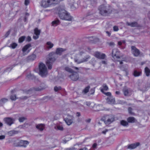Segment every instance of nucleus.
<instances>
[{"mask_svg": "<svg viewBox=\"0 0 150 150\" xmlns=\"http://www.w3.org/2000/svg\"><path fill=\"white\" fill-rule=\"evenodd\" d=\"M57 10L58 11V13L60 19L67 21L72 20V17L65 10L64 6H59L57 8Z\"/></svg>", "mask_w": 150, "mask_h": 150, "instance_id": "1", "label": "nucleus"}, {"mask_svg": "<svg viewBox=\"0 0 150 150\" xmlns=\"http://www.w3.org/2000/svg\"><path fill=\"white\" fill-rule=\"evenodd\" d=\"M63 0H42L40 4L41 6L46 8L50 7L53 4H58L60 1Z\"/></svg>", "mask_w": 150, "mask_h": 150, "instance_id": "2", "label": "nucleus"}, {"mask_svg": "<svg viewBox=\"0 0 150 150\" xmlns=\"http://www.w3.org/2000/svg\"><path fill=\"white\" fill-rule=\"evenodd\" d=\"M100 14L102 16H107L112 11L105 5H101L99 8Z\"/></svg>", "mask_w": 150, "mask_h": 150, "instance_id": "3", "label": "nucleus"}, {"mask_svg": "<svg viewBox=\"0 0 150 150\" xmlns=\"http://www.w3.org/2000/svg\"><path fill=\"white\" fill-rule=\"evenodd\" d=\"M39 74L42 77H45L48 74L47 68L45 65L42 63L39 65Z\"/></svg>", "mask_w": 150, "mask_h": 150, "instance_id": "4", "label": "nucleus"}, {"mask_svg": "<svg viewBox=\"0 0 150 150\" xmlns=\"http://www.w3.org/2000/svg\"><path fill=\"white\" fill-rule=\"evenodd\" d=\"M104 123L106 125H109L115 121L114 116L112 115H105L102 118Z\"/></svg>", "mask_w": 150, "mask_h": 150, "instance_id": "5", "label": "nucleus"}, {"mask_svg": "<svg viewBox=\"0 0 150 150\" xmlns=\"http://www.w3.org/2000/svg\"><path fill=\"white\" fill-rule=\"evenodd\" d=\"M56 58L57 57L54 55H53L47 60L46 64L49 69H52V64L56 60Z\"/></svg>", "mask_w": 150, "mask_h": 150, "instance_id": "6", "label": "nucleus"}, {"mask_svg": "<svg viewBox=\"0 0 150 150\" xmlns=\"http://www.w3.org/2000/svg\"><path fill=\"white\" fill-rule=\"evenodd\" d=\"M112 56L115 61H118L117 59L120 58V51L117 49H114L112 52Z\"/></svg>", "mask_w": 150, "mask_h": 150, "instance_id": "7", "label": "nucleus"}, {"mask_svg": "<svg viewBox=\"0 0 150 150\" xmlns=\"http://www.w3.org/2000/svg\"><path fill=\"white\" fill-rule=\"evenodd\" d=\"M68 76L72 81H76L79 78V76L77 72L74 71L71 74H69Z\"/></svg>", "mask_w": 150, "mask_h": 150, "instance_id": "8", "label": "nucleus"}, {"mask_svg": "<svg viewBox=\"0 0 150 150\" xmlns=\"http://www.w3.org/2000/svg\"><path fill=\"white\" fill-rule=\"evenodd\" d=\"M32 46L30 44H27L25 45L22 49L23 55L25 56L30 51L31 49H29Z\"/></svg>", "mask_w": 150, "mask_h": 150, "instance_id": "9", "label": "nucleus"}, {"mask_svg": "<svg viewBox=\"0 0 150 150\" xmlns=\"http://www.w3.org/2000/svg\"><path fill=\"white\" fill-rule=\"evenodd\" d=\"M131 52L135 57H137L140 53L139 50L134 46L131 47Z\"/></svg>", "mask_w": 150, "mask_h": 150, "instance_id": "10", "label": "nucleus"}, {"mask_svg": "<svg viewBox=\"0 0 150 150\" xmlns=\"http://www.w3.org/2000/svg\"><path fill=\"white\" fill-rule=\"evenodd\" d=\"M4 120L6 123L8 125L10 126L13 124L15 121V119L11 117H6L4 119Z\"/></svg>", "mask_w": 150, "mask_h": 150, "instance_id": "11", "label": "nucleus"}, {"mask_svg": "<svg viewBox=\"0 0 150 150\" xmlns=\"http://www.w3.org/2000/svg\"><path fill=\"white\" fill-rule=\"evenodd\" d=\"M94 54L96 57L100 59H104L106 57L105 54L101 53L98 52H95Z\"/></svg>", "mask_w": 150, "mask_h": 150, "instance_id": "12", "label": "nucleus"}, {"mask_svg": "<svg viewBox=\"0 0 150 150\" xmlns=\"http://www.w3.org/2000/svg\"><path fill=\"white\" fill-rule=\"evenodd\" d=\"M123 91L125 96H129L132 94V91L130 88H125L123 89Z\"/></svg>", "mask_w": 150, "mask_h": 150, "instance_id": "13", "label": "nucleus"}, {"mask_svg": "<svg viewBox=\"0 0 150 150\" xmlns=\"http://www.w3.org/2000/svg\"><path fill=\"white\" fill-rule=\"evenodd\" d=\"M29 144V142L27 141L21 140L18 143V146L25 147Z\"/></svg>", "mask_w": 150, "mask_h": 150, "instance_id": "14", "label": "nucleus"}, {"mask_svg": "<svg viewBox=\"0 0 150 150\" xmlns=\"http://www.w3.org/2000/svg\"><path fill=\"white\" fill-rule=\"evenodd\" d=\"M90 57L89 55H87L84 57L82 59H81V60L79 61L78 59H75V61L77 64H80L81 63L87 61L88 60L90 59Z\"/></svg>", "mask_w": 150, "mask_h": 150, "instance_id": "15", "label": "nucleus"}, {"mask_svg": "<svg viewBox=\"0 0 150 150\" xmlns=\"http://www.w3.org/2000/svg\"><path fill=\"white\" fill-rule=\"evenodd\" d=\"M139 145L140 143L139 142L132 144L128 145L127 148L130 149H133L136 148L137 147L139 146Z\"/></svg>", "mask_w": 150, "mask_h": 150, "instance_id": "16", "label": "nucleus"}, {"mask_svg": "<svg viewBox=\"0 0 150 150\" xmlns=\"http://www.w3.org/2000/svg\"><path fill=\"white\" fill-rule=\"evenodd\" d=\"M40 30H38L37 28H35L34 30V34L35 36H33V38L35 40L38 39L39 38V35L40 34Z\"/></svg>", "mask_w": 150, "mask_h": 150, "instance_id": "17", "label": "nucleus"}, {"mask_svg": "<svg viewBox=\"0 0 150 150\" xmlns=\"http://www.w3.org/2000/svg\"><path fill=\"white\" fill-rule=\"evenodd\" d=\"M66 50L65 49H64L61 48H59L56 49V53L59 55H61L62 52Z\"/></svg>", "mask_w": 150, "mask_h": 150, "instance_id": "18", "label": "nucleus"}, {"mask_svg": "<svg viewBox=\"0 0 150 150\" xmlns=\"http://www.w3.org/2000/svg\"><path fill=\"white\" fill-rule=\"evenodd\" d=\"M127 24L128 25L131 27H139V25L137 22H133L132 23L127 22Z\"/></svg>", "mask_w": 150, "mask_h": 150, "instance_id": "19", "label": "nucleus"}, {"mask_svg": "<svg viewBox=\"0 0 150 150\" xmlns=\"http://www.w3.org/2000/svg\"><path fill=\"white\" fill-rule=\"evenodd\" d=\"M36 55L35 54H32L28 57L26 58L27 61H33L35 59Z\"/></svg>", "mask_w": 150, "mask_h": 150, "instance_id": "20", "label": "nucleus"}, {"mask_svg": "<svg viewBox=\"0 0 150 150\" xmlns=\"http://www.w3.org/2000/svg\"><path fill=\"white\" fill-rule=\"evenodd\" d=\"M127 122L129 123H133L137 121L134 117H130L127 118Z\"/></svg>", "mask_w": 150, "mask_h": 150, "instance_id": "21", "label": "nucleus"}, {"mask_svg": "<svg viewBox=\"0 0 150 150\" xmlns=\"http://www.w3.org/2000/svg\"><path fill=\"white\" fill-rule=\"evenodd\" d=\"M60 23L59 20L58 19L53 21L52 22V25L54 26H56L59 25Z\"/></svg>", "mask_w": 150, "mask_h": 150, "instance_id": "22", "label": "nucleus"}, {"mask_svg": "<svg viewBox=\"0 0 150 150\" xmlns=\"http://www.w3.org/2000/svg\"><path fill=\"white\" fill-rule=\"evenodd\" d=\"M18 131L15 130H12L8 132L7 134L9 136H11L14 135L15 134H18Z\"/></svg>", "mask_w": 150, "mask_h": 150, "instance_id": "23", "label": "nucleus"}, {"mask_svg": "<svg viewBox=\"0 0 150 150\" xmlns=\"http://www.w3.org/2000/svg\"><path fill=\"white\" fill-rule=\"evenodd\" d=\"M108 102L110 104H114L115 102V98L111 97L108 98Z\"/></svg>", "mask_w": 150, "mask_h": 150, "instance_id": "24", "label": "nucleus"}, {"mask_svg": "<svg viewBox=\"0 0 150 150\" xmlns=\"http://www.w3.org/2000/svg\"><path fill=\"white\" fill-rule=\"evenodd\" d=\"M36 127L40 131H42L45 128V125L42 124H38L36 125Z\"/></svg>", "mask_w": 150, "mask_h": 150, "instance_id": "25", "label": "nucleus"}, {"mask_svg": "<svg viewBox=\"0 0 150 150\" xmlns=\"http://www.w3.org/2000/svg\"><path fill=\"white\" fill-rule=\"evenodd\" d=\"M8 101L6 98H3L0 100V106H2L4 104Z\"/></svg>", "mask_w": 150, "mask_h": 150, "instance_id": "26", "label": "nucleus"}, {"mask_svg": "<svg viewBox=\"0 0 150 150\" xmlns=\"http://www.w3.org/2000/svg\"><path fill=\"white\" fill-rule=\"evenodd\" d=\"M64 70L69 72V74H71L74 71L71 68L68 67H66L64 68Z\"/></svg>", "mask_w": 150, "mask_h": 150, "instance_id": "27", "label": "nucleus"}, {"mask_svg": "<svg viewBox=\"0 0 150 150\" xmlns=\"http://www.w3.org/2000/svg\"><path fill=\"white\" fill-rule=\"evenodd\" d=\"M144 72L147 76H149L150 75V69L148 67H146L145 68Z\"/></svg>", "mask_w": 150, "mask_h": 150, "instance_id": "28", "label": "nucleus"}, {"mask_svg": "<svg viewBox=\"0 0 150 150\" xmlns=\"http://www.w3.org/2000/svg\"><path fill=\"white\" fill-rule=\"evenodd\" d=\"M141 72L138 71L137 70H135L134 71L133 74L134 76L137 77L141 75Z\"/></svg>", "mask_w": 150, "mask_h": 150, "instance_id": "29", "label": "nucleus"}, {"mask_svg": "<svg viewBox=\"0 0 150 150\" xmlns=\"http://www.w3.org/2000/svg\"><path fill=\"white\" fill-rule=\"evenodd\" d=\"M46 45H47V47L48 49H51L54 46V44L50 41L47 42Z\"/></svg>", "mask_w": 150, "mask_h": 150, "instance_id": "30", "label": "nucleus"}, {"mask_svg": "<svg viewBox=\"0 0 150 150\" xmlns=\"http://www.w3.org/2000/svg\"><path fill=\"white\" fill-rule=\"evenodd\" d=\"M90 40L92 41L93 42H98L99 40L97 38L94 37H92L90 38Z\"/></svg>", "mask_w": 150, "mask_h": 150, "instance_id": "31", "label": "nucleus"}, {"mask_svg": "<svg viewBox=\"0 0 150 150\" xmlns=\"http://www.w3.org/2000/svg\"><path fill=\"white\" fill-rule=\"evenodd\" d=\"M65 121L68 125H70L73 122L72 120L68 118H66Z\"/></svg>", "mask_w": 150, "mask_h": 150, "instance_id": "32", "label": "nucleus"}, {"mask_svg": "<svg viewBox=\"0 0 150 150\" xmlns=\"http://www.w3.org/2000/svg\"><path fill=\"white\" fill-rule=\"evenodd\" d=\"M17 45H18L17 43L15 42H13L11 44L9 47L11 48L14 49L17 46Z\"/></svg>", "mask_w": 150, "mask_h": 150, "instance_id": "33", "label": "nucleus"}, {"mask_svg": "<svg viewBox=\"0 0 150 150\" xmlns=\"http://www.w3.org/2000/svg\"><path fill=\"white\" fill-rule=\"evenodd\" d=\"M121 124L123 126H127L128 125V123L127 122L124 120H122L120 122Z\"/></svg>", "mask_w": 150, "mask_h": 150, "instance_id": "34", "label": "nucleus"}, {"mask_svg": "<svg viewBox=\"0 0 150 150\" xmlns=\"http://www.w3.org/2000/svg\"><path fill=\"white\" fill-rule=\"evenodd\" d=\"M95 13V11L93 10H91V11H89L86 14V16L88 17L92 15H93L94 13Z\"/></svg>", "mask_w": 150, "mask_h": 150, "instance_id": "35", "label": "nucleus"}, {"mask_svg": "<svg viewBox=\"0 0 150 150\" xmlns=\"http://www.w3.org/2000/svg\"><path fill=\"white\" fill-rule=\"evenodd\" d=\"M25 38V37L23 36L20 37L18 40V42L19 43L22 42Z\"/></svg>", "mask_w": 150, "mask_h": 150, "instance_id": "36", "label": "nucleus"}, {"mask_svg": "<svg viewBox=\"0 0 150 150\" xmlns=\"http://www.w3.org/2000/svg\"><path fill=\"white\" fill-rule=\"evenodd\" d=\"M90 87L89 86H88L87 87H86L83 90V92L84 93L86 94L88 93L89 91V89Z\"/></svg>", "mask_w": 150, "mask_h": 150, "instance_id": "37", "label": "nucleus"}, {"mask_svg": "<svg viewBox=\"0 0 150 150\" xmlns=\"http://www.w3.org/2000/svg\"><path fill=\"white\" fill-rule=\"evenodd\" d=\"M16 65L14 64L12 65L11 67H9L7 68L6 69L5 71L6 72H9L12 69V68L15 66Z\"/></svg>", "mask_w": 150, "mask_h": 150, "instance_id": "38", "label": "nucleus"}, {"mask_svg": "<svg viewBox=\"0 0 150 150\" xmlns=\"http://www.w3.org/2000/svg\"><path fill=\"white\" fill-rule=\"evenodd\" d=\"M27 77L28 79H33L35 78V76L33 74H31L28 75Z\"/></svg>", "mask_w": 150, "mask_h": 150, "instance_id": "39", "label": "nucleus"}, {"mask_svg": "<svg viewBox=\"0 0 150 150\" xmlns=\"http://www.w3.org/2000/svg\"><path fill=\"white\" fill-rule=\"evenodd\" d=\"M97 145L98 144L97 143H94L92 145V147L91 148V150H92V149L95 150V149H97Z\"/></svg>", "mask_w": 150, "mask_h": 150, "instance_id": "40", "label": "nucleus"}, {"mask_svg": "<svg viewBox=\"0 0 150 150\" xmlns=\"http://www.w3.org/2000/svg\"><path fill=\"white\" fill-rule=\"evenodd\" d=\"M132 108L131 107H129L128 108V111L129 113L131 115H134V113L132 112Z\"/></svg>", "mask_w": 150, "mask_h": 150, "instance_id": "41", "label": "nucleus"}, {"mask_svg": "<svg viewBox=\"0 0 150 150\" xmlns=\"http://www.w3.org/2000/svg\"><path fill=\"white\" fill-rule=\"evenodd\" d=\"M90 2L91 5L93 6H95L97 3L96 0H91Z\"/></svg>", "mask_w": 150, "mask_h": 150, "instance_id": "42", "label": "nucleus"}, {"mask_svg": "<svg viewBox=\"0 0 150 150\" xmlns=\"http://www.w3.org/2000/svg\"><path fill=\"white\" fill-rule=\"evenodd\" d=\"M16 98L15 95H12L10 96V99L12 100H16Z\"/></svg>", "mask_w": 150, "mask_h": 150, "instance_id": "43", "label": "nucleus"}, {"mask_svg": "<svg viewBox=\"0 0 150 150\" xmlns=\"http://www.w3.org/2000/svg\"><path fill=\"white\" fill-rule=\"evenodd\" d=\"M44 89H45V88H44L43 87H42L41 86L35 88V90L36 91H41V90H43Z\"/></svg>", "mask_w": 150, "mask_h": 150, "instance_id": "44", "label": "nucleus"}, {"mask_svg": "<svg viewBox=\"0 0 150 150\" xmlns=\"http://www.w3.org/2000/svg\"><path fill=\"white\" fill-rule=\"evenodd\" d=\"M68 1L69 4L71 6L73 5L75 2L74 0H68Z\"/></svg>", "mask_w": 150, "mask_h": 150, "instance_id": "45", "label": "nucleus"}, {"mask_svg": "<svg viewBox=\"0 0 150 150\" xmlns=\"http://www.w3.org/2000/svg\"><path fill=\"white\" fill-rule=\"evenodd\" d=\"M26 119V118L24 117H22L19 119V121L20 122H23Z\"/></svg>", "mask_w": 150, "mask_h": 150, "instance_id": "46", "label": "nucleus"}, {"mask_svg": "<svg viewBox=\"0 0 150 150\" xmlns=\"http://www.w3.org/2000/svg\"><path fill=\"white\" fill-rule=\"evenodd\" d=\"M61 88L60 86L58 87H57V86H55L54 87V90L55 91H57L59 90H61Z\"/></svg>", "mask_w": 150, "mask_h": 150, "instance_id": "47", "label": "nucleus"}, {"mask_svg": "<svg viewBox=\"0 0 150 150\" xmlns=\"http://www.w3.org/2000/svg\"><path fill=\"white\" fill-rule=\"evenodd\" d=\"M29 14L28 13H25V16L24 17V21H26L27 19L28 16H29Z\"/></svg>", "mask_w": 150, "mask_h": 150, "instance_id": "48", "label": "nucleus"}, {"mask_svg": "<svg viewBox=\"0 0 150 150\" xmlns=\"http://www.w3.org/2000/svg\"><path fill=\"white\" fill-rule=\"evenodd\" d=\"M30 3L29 0H25L24 4L26 6H27Z\"/></svg>", "mask_w": 150, "mask_h": 150, "instance_id": "49", "label": "nucleus"}, {"mask_svg": "<svg viewBox=\"0 0 150 150\" xmlns=\"http://www.w3.org/2000/svg\"><path fill=\"white\" fill-rule=\"evenodd\" d=\"M126 57L124 58L123 59L122 61H119L118 60V61L120 62V64H122L123 63L122 61H125L126 62L127 61V60H126Z\"/></svg>", "mask_w": 150, "mask_h": 150, "instance_id": "50", "label": "nucleus"}, {"mask_svg": "<svg viewBox=\"0 0 150 150\" xmlns=\"http://www.w3.org/2000/svg\"><path fill=\"white\" fill-rule=\"evenodd\" d=\"M119 30L118 27L117 26H114L113 27V30L115 31H117Z\"/></svg>", "mask_w": 150, "mask_h": 150, "instance_id": "51", "label": "nucleus"}, {"mask_svg": "<svg viewBox=\"0 0 150 150\" xmlns=\"http://www.w3.org/2000/svg\"><path fill=\"white\" fill-rule=\"evenodd\" d=\"M57 129L59 130H63V128L62 127L58 125L57 126Z\"/></svg>", "mask_w": 150, "mask_h": 150, "instance_id": "52", "label": "nucleus"}, {"mask_svg": "<svg viewBox=\"0 0 150 150\" xmlns=\"http://www.w3.org/2000/svg\"><path fill=\"white\" fill-rule=\"evenodd\" d=\"M31 40V38L29 36H28L26 38V41H28V42H30V41Z\"/></svg>", "mask_w": 150, "mask_h": 150, "instance_id": "53", "label": "nucleus"}, {"mask_svg": "<svg viewBox=\"0 0 150 150\" xmlns=\"http://www.w3.org/2000/svg\"><path fill=\"white\" fill-rule=\"evenodd\" d=\"M108 87L106 85H103V89L105 90H107L108 89Z\"/></svg>", "mask_w": 150, "mask_h": 150, "instance_id": "54", "label": "nucleus"}, {"mask_svg": "<svg viewBox=\"0 0 150 150\" xmlns=\"http://www.w3.org/2000/svg\"><path fill=\"white\" fill-rule=\"evenodd\" d=\"M10 33V30H8V31L6 33V34L5 35V37H7L8 36V35H9Z\"/></svg>", "mask_w": 150, "mask_h": 150, "instance_id": "55", "label": "nucleus"}, {"mask_svg": "<svg viewBox=\"0 0 150 150\" xmlns=\"http://www.w3.org/2000/svg\"><path fill=\"white\" fill-rule=\"evenodd\" d=\"M75 149V148L74 147L69 148H67L65 150H74Z\"/></svg>", "mask_w": 150, "mask_h": 150, "instance_id": "56", "label": "nucleus"}, {"mask_svg": "<svg viewBox=\"0 0 150 150\" xmlns=\"http://www.w3.org/2000/svg\"><path fill=\"white\" fill-rule=\"evenodd\" d=\"M5 136L4 135L0 136V140L4 139L5 138Z\"/></svg>", "mask_w": 150, "mask_h": 150, "instance_id": "57", "label": "nucleus"}, {"mask_svg": "<svg viewBox=\"0 0 150 150\" xmlns=\"http://www.w3.org/2000/svg\"><path fill=\"white\" fill-rule=\"evenodd\" d=\"M109 45L111 46H113L115 45L114 43L113 42H111L109 43Z\"/></svg>", "mask_w": 150, "mask_h": 150, "instance_id": "58", "label": "nucleus"}, {"mask_svg": "<svg viewBox=\"0 0 150 150\" xmlns=\"http://www.w3.org/2000/svg\"><path fill=\"white\" fill-rule=\"evenodd\" d=\"M105 94L108 96H110L111 95V93L110 92H108L105 93Z\"/></svg>", "mask_w": 150, "mask_h": 150, "instance_id": "59", "label": "nucleus"}, {"mask_svg": "<svg viewBox=\"0 0 150 150\" xmlns=\"http://www.w3.org/2000/svg\"><path fill=\"white\" fill-rule=\"evenodd\" d=\"M108 130L107 129H105V130L103 131L102 132V133L103 134H105L106 132H108Z\"/></svg>", "mask_w": 150, "mask_h": 150, "instance_id": "60", "label": "nucleus"}, {"mask_svg": "<svg viewBox=\"0 0 150 150\" xmlns=\"http://www.w3.org/2000/svg\"><path fill=\"white\" fill-rule=\"evenodd\" d=\"M76 115L77 117H79L80 115V113L79 112H77L76 114Z\"/></svg>", "mask_w": 150, "mask_h": 150, "instance_id": "61", "label": "nucleus"}, {"mask_svg": "<svg viewBox=\"0 0 150 150\" xmlns=\"http://www.w3.org/2000/svg\"><path fill=\"white\" fill-rule=\"evenodd\" d=\"M101 63L103 64H106V61H102L101 62Z\"/></svg>", "mask_w": 150, "mask_h": 150, "instance_id": "62", "label": "nucleus"}, {"mask_svg": "<svg viewBox=\"0 0 150 150\" xmlns=\"http://www.w3.org/2000/svg\"><path fill=\"white\" fill-rule=\"evenodd\" d=\"M120 93V91H116L115 92V94L117 95H119Z\"/></svg>", "mask_w": 150, "mask_h": 150, "instance_id": "63", "label": "nucleus"}, {"mask_svg": "<svg viewBox=\"0 0 150 150\" xmlns=\"http://www.w3.org/2000/svg\"><path fill=\"white\" fill-rule=\"evenodd\" d=\"M118 45H120V46L122 45V43L120 41H119L118 42Z\"/></svg>", "mask_w": 150, "mask_h": 150, "instance_id": "64", "label": "nucleus"}]
</instances>
